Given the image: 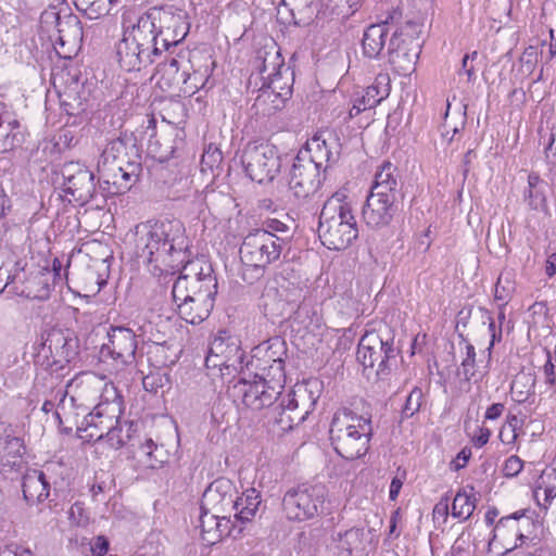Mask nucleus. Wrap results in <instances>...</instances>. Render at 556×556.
<instances>
[{
  "label": "nucleus",
  "instance_id": "obj_1",
  "mask_svg": "<svg viewBox=\"0 0 556 556\" xmlns=\"http://www.w3.org/2000/svg\"><path fill=\"white\" fill-rule=\"evenodd\" d=\"M136 251L154 275L184 273L175 280L172 295L181 319L198 325L205 320L215 303L217 280L208 264L189 262L186 228L179 219L147 222L136 227Z\"/></svg>",
  "mask_w": 556,
  "mask_h": 556
},
{
  "label": "nucleus",
  "instance_id": "obj_2",
  "mask_svg": "<svg viewBox=\"0 0 556 556\" xmlns=\"http://www.w3.org/2000/svg\"><path fill=\"white\" fill-rule=\"evenodd\" d=\"M332 157L326 138L314 136L293 160L288 174L290 199L302 204L307 202L321 186V172H325Z\"/></svg>",
  "mask_w": 556,
  "mask_h": 556
},
{
  "label": "nucleus",
  "instance_id": "obj_3",
  "mask_svg": "<svg viewBox=\"0 0 556 556\" xmlns=\"http://www.w3.org/2000/svg\"><path fill=\"white\" fill-rule=\"evenodd\" d=\"M318 236L325 247L336 251L345 250L357 239V223L343 192L333 193L324 203L319 215Z\"/></svg>",
  "mask_w": 556,
  "mask_h": 556
},
{
  "label": "nucleus",
  "instance_id": "obj_4",
  "mask_svg": "<svg viewBox=\"0 0 556 556\" xmlns=\"http://www.w3.org/2000/svg\"><path fill=\"white\" fill-rule=\"evenodd\" d=\"M372 428L369 418L343 408L332 417L329 434L338 455L353 460L365 455L369 447Z\"/></svg>",
  "mask_w": 556,
  "mask_h": 556
},
{
  "label": "nucleus",
  "instance_id": "obj_5",
  "mask_svg": "<svg viewBox=\"0 0 556 556\" xmlns=\"http://www.w3.org/2000/svg\"><path fill=\"white\" fill-rule=\"evenodd\" d=\"M395 332L386 323L367 329L359 340L357 359L364 366L375 370L378 378L383 379L396 366L401 349L394 342Z\"/></svg>",
  "mask_w": 556,
  "mask_h": 556
},
{
  "label": "nucleus",
  "instance_id": "obj_6",
  "mask_svg": "<svg viewBox=\"0 0 556 556\" xmlns=\"http://www.w3.org/2000/svg\"><path fill=\"white\" fill-rule=\"evenodd\" d=\"M149 26L137 18L136 23L126 26L122 39L116 43V56L119 66L127 72L140 71L152 64L162 52Z\"/></svg>",
  "mask_w": 556,
  "mask_h": 556
},
{
  "label": "nucleus",
  "instance_id": "obj_7",
  "mask_svg": "<svg viewBox=\"0 0 556 556\" xmlns=\"http://www.w3.org/2000/svg\"><path fill=\"white\" fill-rule=\"evenodd\" d=\"M149 33L155 37L162 52L180 43L189 33L190 21L186 10L175 5L151 8L139 16Z\"/></svg>",
  "mask_w": 556,
  "mask_h": 556
},
{
  "label": "nucleus",
  "instance_id": "obj_8",
  "mask_svg": "<svg viewBox=\"0 0 556 556\" xmlns=\"http://www.w3.org/2000/svg\"><path fill=\"white\" fill-rule=\"evenodd\" d=\"M244 357L238 338L220 331L210 343L205 366L213 376L235 377L242 372Z\"/></svg>",
  "mask_w": 556,
  "mask_h": 556
},
{
  "label": "nucleus",
  "instance_id": "obj_9",
  "mask_svg": "<svg viewBox=\"0 0 556 556\" xmlns=\"http://www.w3.org/2000/svg\"><path fill=\"white\" fill-rule=\"evenodd\" d=\"M287 345L280 337L270 338L252 350L251 361L245 364L255 370V378L267 379L277 387H285Z\"/></svg>",
  "mask_w": 556,
  "mask_h": 556
},
{
  "label": "nucleus",
  "instance_id": "obj_10",
  "mask_svg": "<svg viewBox=\"0 0 556 556\" xmlns=\"http://www.w3.org/2000/svg\"><path fill=\"white\" fill-rule=\"evenodd\" d=\"M78 339L68 329L52 328L43 337L35 363L45 369L56 371L78 354Z\"/></svg>",
  "mask_w": 556,
  "mask_h": 556
},
{
  "label": "nucleus",
  "instance_id": "obj_11",
  "mask_svg": "<svg viewBox=\"0 0 556 556\" xmlns=\"http://www.w3.org/2000/svg\"><path fill=\"white\" fill-rule=\"evenodd\" d=\"M319 399V383L317 380L298 383L290 394L288 402L282 400L280 412L275 418L276 424L282 431L292 430L293 427L302 424L308 414L314 409Z\"/></svg>",
  "mask_w": 556,
  "mask_h": 556
},
{
  "label": "nucleus",
  "instance_id": "obj_12",
  "mask_svg": "<svg viewBox=\"0 0 556 556\" xmlns=\"http://www.w3.org/2000/svg\"><path fill=\"white\" fill-rule=\"evenodd\" d=\"M283 238L266 230H255L244 237L239 253L242 265L254 266L260 275L262 268L280 257Z\"/></svg>",
  "mask_w": 556,
  "mask_h": 556
},
{
  "label": "nucleus",
  "instance_id": "obj_13",
  "mask_svg": "<svg viewBox=\"0 0 556 556\" xmlns=\"http://www.w3.org/2000/svg\"><path fill=\"white\" fill-rule=\"evenodd\" d=\"M325 484L303 483L289 490L282 500L283 510L290 520H306L324 511L327 498Z\"/></svg>",
  "mask_w": 556,
  "mask_h": 556
},
{
  "label": "nucleus",
  "instance_id": "obj_14",
  "mask_svg": "<svg viewBox=\"0 0 556 556\" xmlns=\"http://www.w3.org/2000/svg\"><path fill=\"white\" fill-rule=\"evenodd\" d=\"M54 174L62 191L71 197L70 201L85 205L94 197V174L86 164L78 161L65 162Z\"/></svg>",
  "mask_w": 556,
  "mask_h": 556
},
{
  "label": "nucleus",
  "instance_id": "obj_15",
  "mask_svg": "<svg viewBox=\"0 0 556 556\" xmlns=\"http://www.w3.org/2000/svg\"><path fill=\"white\" fill-rule=\"evenodd\" d=\"M66 395H71L79 403L83 413H86L97 400H100L99 403L122 400L113 383L93 372H81L72 379L67 383Z\"/></svg>",
  "mask_w": 556,
  "mask_h": 556
},
{
  "label": "nucleus",
  "instance_id": "obj_16",
  "mask_svg": "<svg viewBox=\"0 0 556 556\" xmlns=\"http://www.w3.org/2000/svg\"><path fill=\"white\" fill-rule=\"evenodd\" d=\"M420 25L415 22H407L405 27L395 30L389 41V63L402 75H407L415 68L419 58L421 45L418 37Z\"/></svg>",
  "mask_w": 556,
  "mask_h": 556
},
{
  "label": "nucleus",
  "instance_id": "obj_17",
  "mask_svg": "<svg viewBox=\"0 0 556 556\" xmlns=\"http://www.w3.org/2000/svg\"><path fill=\"white\" fill-rule=\"evenodd\" d=\"M123 401L98 403L91 412L84 416L78 426V438L84 442H98L105 438L123 410Z\"/></svg>",
  "mask_w": 556,
  "mask_h": 556
},
{
  "label": "nucleus",
  "instance_id": "obj_18",
  "mask_svg": "<svg viewBox=\"0 0 556 556\" xmlns=\"http://www.w3.org/2000/svg\"><path fill=\"white\" fill-rule=\"evenodd\" d=\"M242 165L245 174L257 184L273 181L280 170V157L275 147L268 143L248 144L243 151Z\"/></svg>",
  "mask_w": 556,
  "mask_h": 556
},
{
  "label": "nucleus",
  "instance_id": "obj_19",
  "mask_svg": "<svg viewBox=\"0 0 556 556\" xmlns=\"http://www.w3.org/2000/svg\"><path fill=\"white\" fill-rule=\"evenodd\" d=\"M137 336L132 329L124 326H111L108 342L100 349L101 362L111 361L116 369L124 368L135 362Z\"/></svg>",
  "mask_w": 556,
  "mask_h": 556
},
{
  "label": "nucleus",
  "instance_id": "obj_20",
  "mask_svg": "<svg viewBox=\"0 0 556 556\" xmlns=\"http://www.w3.org/2000/svg\"><path fill=\"white\" fill-rule=\"evenodd\" d=\"M282 389L283 387H277L269 382L268 378L266 380L258 378V380L248 382L244 377L240 378L233 387L236 395H240L242 403L253 410L271 406Z\"/></svg>",
  "mask_w": 556,
  "mask_h": 556
},
{
  "label": "nucleus",
  "instance_id": "obj_21",
  "mask_svg": "<svg viewBox=\"0 0 556 556\" xmlns=\"http://www.w3.org/2000/svg\"><path fill=\"white\" fill-rule=\"evenodd\" d=\"M99 160L124 165L126 175H139L140 154L132 136H121L108 143Z\"/></svg>",
  "mask_w": 556,
  "mask_h": 556
},
{
  "label": "nucleus",
  "instance_id": "obj_22",
  "mask_svg": "<svg viewBox=\"0 0 556 556\" xmlns=\"http://www.w3.org/2000/svg\"><path fill=\"white\" fill-rule=\"evenodd\" d=\"M24 454V441L16 430L7 422H0V471L20 470Z\"/></svg>",
  "mask_w": 556,
  "mask_h": 556
},
{
  "label": "nucleus",
  "instance_id": "obj_23",
  "mask_svg": "<svg viewBox=\"0 0 556 556\" xmlns=\"http://www.w3.org/2000/svg\"><path fill=\"white\" fill-rule=\"evenodd\" d=\"M236 486L227 478L214 480L204 491L200 509L227 514L233 510Z\"/></svg>",
  "mask_w": 556,
  "mask_h": 556
},
{
  "label": "nucleus",
  "instance_id": "obj_24",
  "mask_svg": "<svg viewBox=\"0 0 556 556\" xmlns=\"http://www.w3.org/2000/svg\"><path fill=\"white\" fill-rule=\"evenodd\" d=\"M489 330L491 332V341L488 350V359L491 357V349L493 348L495 341L501 340L502 330L500 329L498 334L495 331V323L490 318ZM482 358L477 359L476 349L471 344H466V357L463 359L459 368V375H463L464 379L467 381L475 380L478 381L482 379L484 374L486 372V364Z\"/></svg>",
  "mask_w": 556,
  "mask_h": 556
},
{
  "label": "nucleus",
  "instance_id": "obj_25",
  "mask_svg": "<svg viewBox=\"0 0 556 556\" xmlns=\"http://www.w3.org/2000/svg\"><path fill=\"white\" fill-rule=\"evenodd\" d=\"M338 556H364L372 543L370 530L351 528L333 538Z\"/></svg>",
  "mask_w": 556,
  "mask_h": 556
},
{
  "label": "nucleus",
  "instance_id": "obj_26",
  "mask_svg": "<svg viewBox=\"0 0 556 556\" xmlns=\"http://www.w3.org/2000/svg\"><path fill=\"white\" fill-rule=\"evenodd\" d=\"M381 198L367 197L363 207V219L371 228H380L389 225L397 211L396 203Z\"/></svg>",
  "mask_w": 556,
  "mask_h": 556
},
{
  "label": "nucleus",
  "instance_id": "obj_27",
  "mask_svg": "<svg viewBox=\"0 0 556 556\" xmlns=\"http://www.w3.org/2000/svg\"><path fill=\"white\" fill-rule=\"evenodd\" d=\"M316 8L314 0H281L278 7V15L286 23L306 26L313 21Z\"/></svg>",
  "mask_w": 556,
  "mask_h": 556
},
{
  "label": "nucleus",
  "instance_id": "obj_28",
  "mask_svg": "<svg viewBox=\"0 0 556 556\" xmlns=\"http://www.w3.org/2000/svg\"><path fill=\"white\" fill-rule=\"evenodd\" d=\"M395 172L396 168L390 162L383 163L375 175V181L368 195L382 200L389 199L388 201L396 203L400 190L397 189Z\"/></svg>",
  "mask_w": 556,
  "mask_h": 556
},
{
  "label": "nucleus",
  "instance_id": "obj_29",
  "mask_svg": "<svg viewBox=\"0 0 556 556\" xmlns=\"http://www.w3.org/2000/svg\"><path fill=\"white\" fill-rule=\"evenodd\" d=\"M180 61L175 56L166 58L161 62L152 77L163 91H178L181 86L185 71L180 73Z\"/></svg>",
  "mask_w": 556,
  "mask_h": 556
},
{
  "label": "nucleus",
  "instance_id": "obj_30",
  "mask_svg": "<svg viewBox=\"0 0 556 556\" xmlns=\"http://www.w3.org/2000/svg\"><path fill=\"white\" fill-rule=\"evenodd\" d=\"M23 495L29 505L46 501L50 493V483L46 475L37 469L28 470L23 477Z\"/></svg>",
  "mask_w": 556,
  "mask_h": 556
},
{
  "label": "nucleus",
  "instance_id": "obj_31",
  "mask_svg": "<svg viewBox=\"0 0 556 556\" xmlns=\"http://www.w3.org/2000/svg\"><path fill=\"white\" fill-rule=\"evenodd\" d=\"M98 172L100 179H102L104 184L115 187L114 193L129 190L132 182H135L138 177V175H126L124 165L105 162L103 160L98 161Z\"/></svg>",
  "mask_w": 556,
  "mask_h": 556
},
{
  "label": "nucleus",
  "instance_id": "obj_32",
  "mask_svg": "<svg viewBox=\"0 0 556 556\" xmlns=\"http://www.w3.org/2000/svg\"><path fill=\"white\" fill-rule=\"evenodd\" d=\"M24 141V132L16 115L10 110L0 118V153L20 147Z\"/></svg>",
  "mask_w": 556,
  "mask_h": 556
},
{
  "label": "nucleus",
  "instance_id": "obj_33",
  "mask_svg": "<svg viewBox=\"0 0 556 556\" xmlns=\"http://www.w3.org/2000/svg\"><path fill=\"white\" fill-rule=\"evenodd\" d=\"M303 293V288L299 283L282 279L275 289V294L268 293L265 294L264 298L266 301L271 298L276 300V311L278 314L282 315L288 308L292 311L301 302Z\"/></svg>",
  "mask_w": 556,
  "mask_h": 556
},
{
  "label": "nucleus",
  "instance_id": "obj_34",
  "mask_svg": "<svg viewBox=\"0 0 556 556\" xmlns=\"http://www.w3.org/2000/svg\"><path fill=\"white\" fill-rule=\"evenodd\" d=\"M220 513H214L213 510L201 509L199 518L201 528V538L203 542L208 545H213L220 541L223 536L230 534L229 520L226 521L225 529H222L223 522L218 521Z\"/></svg>",
  "mask_w": 556,
  "mask_h": 556
},
{
  "label": "nucleus",
  "instance_id": "obj_35",
  "mask_svg": "<svg viewBox=\"0 0 556 556\" xmlns=\"http://www.w3.org/2000/svg\"><path fill=\"white\" fill-rule=\"evenodd\" d=\"M388 24L389 20H386L381 23L371 24L366 28L362 40L365 56L376 59L380 55L389 34Z\"/></svg>",
  "mask_w": 556,
  "mask_h": 556
},
{
  "label": "nucleus",
  "instance_id": "obj_36",
  "mask_svg": "<svg viewBox=\"0 0 556 556\" xmlns=\"http://www.w3.org/2000/svg\"><path fill=\"white\" fill-rule=\"evenodd\" d=\"M48 16H51L56 23L58 42L61 47L76 46L83 39V27L76 15L70 14L62 18L59 14L51 13Z\"/></svg>",
  "mask_w": 556,
  "mask_h": 556
},
{
  "label": "nucleus",
  "instance_id": "obj_37",
  "mask_svg": "<svg viewBox=\"0 0 556 556\" xmlns=\"http://www.w3.org/2000/svg\"><path fill=\"white\" fill-rule=\"evenodd\" d=\"M256 63L263 81L277 75L282 76L283 74H289L290 71V68L285 65L280 53L275 49L260 51L256 56Z\"/></svg>",
  "mask_w": 556,
  "mask_h": 556
},
{
  "label": "nucleus",
  "instance_id": "obj_38",
  "mask_svg": "<svg viewBox=\"0 0 556 556\" xmlns=\"http://www.w3.org/2000/svg\"><path fill=\"white\" fill-rule=\"evenodd\" d=\"M261 504L260 491L255 488L247 489L241 496L235 500V517L241 522L251 521L260 510Z\"/></svg>",
  "mask_w": 556,
  "mask_h": 556
},
{
  "label": "nucleus",
  "instance_id": "obj_39",
  "mask_svg": "<svg viewBox=\"0 0 556 556\" xmlns=\"http://www.w3.org/2000/svg\"><path fill=\"white\" fill-rule=\"evenodd\" d=\"M55 415L60 425H64L66 430H72L75 426L78 432V426L81 422L80 417L83 419L87 412L83 413V409L79 408V403L71 395L67 397L65 394L58 404Z\"/></svg>",
  "mask_w": 556,
  "mask_h": 556
},
{
  "label": "nucleus",
  "instance_id": "obj_40",
  "mask_svg": "<svg viewBox=\"0 0 556 556\" xmlns=\"http://www.w3.org/2000/svg\"><path fill=\"white\" fill-rule=\"evenodd\" d=\"M56 80L58 77L55 76L53 78V85L59 94L62 108L68 115H78L85 110L83 99L77 91L79 87L78 80L73 79L71 84L63 89L59 88Z\"/></svg>",
  "mask_w": 556,
  "mask_h": 556
},
{
  "label": "nucleus",
  "instance_id": "obj_41",
  "mask_svg": "<svg viewBox=\"0 0 556 556\" xmlns=\"http://www.w3.org/2000/svg\"><path fill=\"white\" fill-rule=\"evenodd\" d=\"M535 377L530 372H519L515 376L510 384V392L514 401L523 403L533 394Z\"/></svg>",
  "mask_w": 556,
  "mask_h": 556
},
{
  "label": "nucleus",
  "instance_id": "obj_42",
  "mask_svg": "<svg viewBox=\"0 0 556 556\" xmlns=\"http://www.w3.org/2000/svg\"><path fill=\"white\" fill-rule=\"evenodd\" d=\"M391 90V79L389 74L380 73L376 76L372 85L365 90L368 105H378L382 100L389 97Z\"/></svg>",
  "mask_w": 556,
  "mask_h": 556
},
{
  "label": "nucleus",
  "instance_id": "obj_43",
  "mask_svg": "<svg viewBox=\"0 0 556 556\" xmlns=\"http://www.w3.org/2000/svg\"><path fill=\"white\" fill-rule=\"evenodd\" d=\"M210 73L208 67L202 72L200 70L193 71L192 73H186L182 78L181 86L179 87V93L192 96L201 88H204L208 81Z\"/></svg>",
  "mask_w": 556,
  "mask_h": 556
},
{
  "label": "nucleus",
  "instance_id": "obj_44",
  "mask_svg": "<svg viewBox=\"0 0 556 556\" xmlns=\"http://www.w3.org/2000/svg\"><path fill=\"white\" fill-rule=\"evenodd\" d=\"M287 99L278 97V93L273 90L261 87L254 105L262 109L264 114H271L274 111L281 109Z\"/></svg>",
  "mask_w": 556,
  "mask_h": 556
},
{
  "label": "nucleus",
  "instance_id": "obj_45",
  "mask_svg": "<svg viewBox=\"0 0 556 556\" xmlns=\"http://www.w3.org/2000/svg\"><path fill=\"white\" fill-rule=\"evenodd\" d=\"M476 508L475 498H471L466 492H458L452 504V516L467 520Z\"/></svg>",
  "mask_w": 556,
  "mask_h": 556
},
{
  "label": "nucleus",
  "instance_id": "obj_46",
  "mask_svg": "<svg viewBox=\"0 0 556 556\" xmlns=\"http://www.w3.org/2000/svg\"><path fill=\"white\" fill-rule=\"evenodd\" d=\"M28 287L22 290L21 293L27 298L45 299L49 295L50 289L47 281V275L38 273L28 279Z\"/></svg>",
  "mask_w": 556,
  "mask_h": 556
},
{
  "label": "nucleus",
  "instance_id": "obj_47",
  "mask_svg": "<svg viewBox=\"0 0 556 556\" xmlns=\"http://www.w3.org/2000/svg\"><path fill=\"white\" fill-rule=\"evenodd\" d=\"M293 78L289 74H283L282 76L277 75L264 80L263 86L266 89L273 90L278 93V97L289 98L291 96V84Z\"/></svg>",
  "mask_w": 556,
  "mask_h": 556
},
{
  "label": "nucleus",
  "instance_id": "obj_48",
  "mask_svg": "<svg viewBox=\"0 0 556 556\" xmlns=\"http://www.w3.org/2000/svg\"><path fill=\"white\" fill-rule=\"evenodd\" d=\"M114 1L111 0H94L91 2H88V4H83V8L77 9L80 11L85 16H87L90 20H97L100 16L105 15L110 11V5Z\"/></svg>",
  "mask_w": 556,
  "mask_h": 556
},
{
  "label": "nucleus",
  "instance_id": "obj_49",
  "mask_svg": "<svg viewBox=\"0 0 556 556\" xmlns=\"http://www.w3.org/2000/svg\"><path fill=\"white\" fill-rule=\"evenodd\" d=\"M422 391L419 388H414L404 404V407L402 409V418H410L413 417L417 412H419L422 401Z\"/></svg>",
  "mask_w": 556,
  "mask_h": 556
},
{
  "label": "nucleus",
  "instance_id": "obj_50",
  "mask_svg": "<svg viewBox=\"0 0 556 556\" xmlns=\"http://www.w3.org/2000/svg\"><path fill=\"white\" fill-rule=\"evenodd\" d=\"M514 282L508 274H501L495 285L494 298L497 301L506 303L514 291Z\"/></svg>",
  "mask_w": 556,
  "mask_h": 556
},
{
  "label": "nucleus",
  "instance_id": "obj_51",
  "mask_svg": "<svg viewBox=\"0 0 556 556\" xmlns=\"http://www.w3.org/2000/svg\"><path fill=\"white\" fill-rule=\"evenodd\" d=\"M168 382L166 375L160 372H151L143 377L142 384L144 390L149 392H156L160 388H163Z\"/></svg>",
  "mask_w": 556,
  "mask_h": 556
},
{
  "label": "nucleus",
  "instance_id": "obj_52",
  "mask_svg": "<svg viewBox=\"0 0 556 556\" xmlns=\"http://www.w3.org/2000/svg\"><path fill=\"white\" fill-rule=\"evenodd\" d=\"M118 425L119 424H114L110 430V433L105 435L106 441L113 448L122 447L130 439L128 433L125 435L123 434V429Z\"/></svg>",
  "mask_w": 556,
  "mask_h": 556
},
{
  "label": "nucleus",
  "instance_id": "obj_53",
  "mask_svg": "<svg viewBox=\"0 0 556 556\" xmlns=\"http://www.w3.org/2000/svg\"><path fill=\"white\" fill-rule=\"evenodd\" d=\"M157 450L156 445L152 440H147L146 444H143L140 448V453L144 457L141 459V463L144 464L149 468L159 467L163 460L153 459V454Z\"/></svg>",
  "mask_w": 556,
  "mask_h": 556
},
{
  "label": "nucleus",
  "instance_id": "obj_54",
  "mask_svg": "<svg viewBox=\"0 0 556 556\" xmlns=\"http://www.w3.org/2000/svg\"><path fill=\"white\" fill-rule=\"evenodd\" d=\"M523 468V462L516 455L509 456L503 466V475L507 478L516 477Z\"/></svg>",
  "mask_w": 556,
  "mask_h": 556
},
{
  "label": "nucleus",
  "instance_id": "obj_55",
  "mask_svg": "<svg viewBox=\"0 0 556 556\" xmlns=\"http://www.w3.org/2000/svg\"><path fill=\"white\" fill-rule=\"evenodd\" d=\"M0 556H35L33 552L24 546H21L15 543H11L5 545L3 548H0Z\"/></svg>",
  "mask_w": 556,
  "mask_h": 556
},
{
  "label": "nucleus",
  "instance_id": "obj_56",
  "mask_svg": "<svg viewBox=\"0 0 556 556\" xmlns=\"http://www.w3.org/2000/svg\"><path fill=\"white\" fill-rule=\"evenodd\" d=\"M223 160L222 152L215 148V149H208L206 150L202 155V163L208 166L210 168H213L214 166H218Z\"/></svg>",
  "mask_w": 556,
  "mask_h": 556
},
{
  "label": "nucleus",
  "instance_id": "obj_57",
  "mask_svg": "<svg viewBox=\"0 0 556 556\" xmlns=\"http://www.w3.org/2000/svg\"><path fill=\"white\" fill-rule=\"evenodd\" d=\"M471 457V450L468 447H464L455 457V459L452 460L451 466L454 470H459L464 468L469 458Z\"/></svg>",
  "mask_w": 556,
  "mask_h": 556
},
{
  "label": "nucleus",
  "instance_id": "obj_58",
  "mask_svg": "<svg viewBox=\"0 0 556 556\" xmlns=\"http://www.w3.org/2000/svg\"><path fill=\"white\" fill-rule=\"evenodd\" d=\"M109 551V541L105 536L99 535L91 544V552L93 556H103Z\"/></svg>",
  "mask_w": 556,
  "mask_h": 556
},
{
  "label": "nucleus",
  "instance_id": "obj_59",
  "mask_svg": "<svg viewBox=\"0 0 556 556\" xmlns=\"http://www.w3.org/2000/svg\"><path fill=\"white\" fill-rule=\"evenodd\" d=\"M506 425L510 429V431L513 432V435H511V442H513V441H515L517 439L518 430L521 429V427L523 425V420L520 419L516 415H508L507 416ZM507 443H510V441H508Z\"/></svg>",
  "mask_w": 556,
  "mask_h": 556
},
{
  "label": "nucleus",
  "instance_id": "obj_60",
  "mask_svg": "<svg viewBox=\"0 0 556 556\" xmlns=\"http://www.w3.org/2000/svg\"><path fill=\"white\" fill-rule=\"evenodd\" d=\"M253 269H254V266H248V265H243V268H242V279L250 285H252L255 281H257L258 279H261L265 273V268H262L261 274L256 275Z\"/></svg>",
  "mask_w": 556,
  "mask_h": 556
},
{
  "label": "nucleus",
  "instance_id": "obj_61",
  "mask_svg": "<svg viewBox=\"0 0 556 556\" xmlns=\"http://www.w3.org/2000/svg\"><path fill=\"white\" fill-rule=\"evenodd\" d=\"M11 199L5 192L2 182L0 181V219L3 218L11 210Z\"/></svg>",
  "mask_w": 556,
  "mask_h": 556
},
{
  "label": "nucleus",
  "instance_id": "obj_62",
  "mask_svg": "<svg viewBox=\"0 0 556 556\" xmlns=\"http://www.w3.org/2000/svg\"><path fill=\"white\" fill-rule=\"evenodd\" d=\"M265 226L266 228H262L261 230L270 231L274 235H276L275 232L287 233L289 229L286 224L278 219H269L265 223Z\"/></svg>",
  "mask_w": 556,
  "mask_h": 556
},
{
  "label": "nucleus",
  "instance_id": "obj_63",
  "mask_svg": "<svg viewBox=\"0 0 556 556\" xmlns=\"http://www.w3.org/2000/svg\"><path fill=\"white\" fill-rule=\"evenodd\" d=\"M477 55H478L477 51H473L471 54H465L464 55L463 61H462V68L458 72L459 75L465 73L467 75L468 79H471V77L473 75V66L469 65L468 62H469L470 59L471 60L476 59Z\"/></svg>",
  "mask_w": 556,
  "mask_h": 556
},
{
  "label": "nucleus",
  "instance_id": "obj_64",
  "mask_svg": "<svg viewBox=\"0 0 556 556\" xmlns=\"http://www.w3.org/2000/svg\"><path fill=\"white\" fill-rule=\"evenodd\" d=\"M504 404L502 403H494L492 404L485 412V419L494 420L497 419L502 413L504 412Z\"/></svg>",
  "mask_w": 556,
  "mask_h": 556
}]
</instances>
